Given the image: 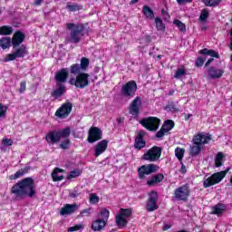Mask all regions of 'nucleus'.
<instances>
[{"instance_id":"35","label":"nucleus","mask_w":232,"mask_h":232,"mask_svg":"<svg viewBox=\"0 0 232 232\" xmlns=\"http://www.w3.org/2000/svg\"><path fill=\"white\" fill-rule=\"evenodd\" d=\"M66 8L67 10H69V12H79L80 10H82V5L77 3H74V4L68 3L66 5Z\"/></svg>"},{"instance_id":"32","label":"nucleus","mask_w":232,"mask_h":232,"mask_svg":"<svg viewBox=\"0 0 232 232\" xmlns=\"http://www.w3.org/2000/svg\"><path fill=\"white\" fill-rule=\"evenodd\" d=\"M14 34V27L10 25H3L0 27V35H12Z\"/></svg>"},{"instance_id":"57","label":"nucleus","mask_w":232,"mask_h":232,"mask_svg":"<svg viewBox=\"0 0 232 232\" xmlns=\"http://www.w3.org/2000/svg\"><path fill=\"white\" fill-rule=\"evenodd\" d=\"M80 229H82V225H75L73 227H70L67 231L68 232H75L80 231Z\"/></svg>"},{"instance_id":"50","label":"nucleus","mask_w":232,"mask_h":232,"mask_svg":"<svg viewBox=\"0 0 232 232\" xmlns=\"http://www.w3.org/2000/svg\"><path fill=\"white\" fill-rule=\"evenodd\" d=\"M209 17V11L208 9H203L199 15L200 21H206Z\"/></svg>"},{"instance_id":"34","label":"nucleus","mask_w":232,"mask_h":232,"mask_svg":"<svg viewBox=\"0 0 232 232\" xmlns=\"http://www.w3.org/2000/svg\"><path fill=\"white\" fill-rule=\"evenodd\" d=\"M14 53L18 58L24 57V55H26V45L21 44L19 48L16 47Z\"/></svg>"},{"instance_id":"60","label":"nucleus","mask_w":232,"mask_h":232,"mask_svg":"<svg viewBox=\"0 0 232 232\" xmlns=\"http://www.w3.org/2000/svg\"><path fill=\"white\" fill-rule=\"evenodd\" d=\"M2 144H4V146H12L14 144V140H12V139H4L2 140Z\"/></svg>"},{"instance_id":"61","label":"nucleus","mask_w":232,"mask_h":232,"mask_svg":"<svg viewBox=\"0 0 232 232\" xmlns=\"http://www.w3.org/2000/svg\"><path fill=\"white\" fill-rule=\"evenodd\" d=\"M80 196V194H79V192L77 191V190H72L70 194H69V197L71 198H77V197H79Z\"/></svg>"},{"instance_id":"56","label":"nucleus","mask_w":232,"mask_h":232,"mask_svg":"<svg viewBox=\"0 0 232 232\" xmlns=\"http://www.w3.org/2000/svg\"><path fill=\"white\" fill-rule=\"evenodd\" d=\"M166 133L168 132L163 129V127H161L160 130L156 133L155 137L157 139H162Z\"/></svg>"},{"instance_id":"48","label":"nucleus","mask_w":232,"mask_h":232,"mask_svg":"<svg viewBox=\"0 0 232 232\" xmlns=\"http://www.w3.org/2000/svg\"><path fill=\"white\" fill-rule=\"evenodd\" d=\"M89 200L91 204H99V196L96 193H92L89 196Z\"/></svg>"},{"instance_id":"62","label":"nucleus","mask_w":232,"mask_h":232,"mask_svg":"<svg viewBox=\"0 0 232 232\" xmlns=\"http://www.w3.org/2000/svg\"><path fill=\"white\" fill-rule=\"evenodd\" d=\"M161 14L165 20L170 19L169 14L165 9L161 10Z\"/></svg>"},{"instance_id":"30","label":"nucleus","mask_w":232,"mask_h":232,"mask_svg":"<svg viewBox=\"0 0 232 232\" xmlns=\"http://www.w3.org/2000/svg\"><path fill=\"white\" fill-rule=\"evenodd\" d=\"M116 225L118 227H126L128 226V220L123 216H121V214H118L116 216Z\"/></svg>"},{"instance_id":"20","label":"nucleus","mask_w":232,"mask_h":232,"mask_svg":"<svg viewBox=\"0 0 232 232\" xmlns=\"http://www.w3.org/2000/svg\"><path fill=\"white\" fill-rule=\"evenodd\" d=\"M64 93H66V85L56 83V89L51 92V97L59 99V97H63Z\"/></svg>"},{"instance_id":"38","label":"nucleus","mask_w":232,"mask_h":232,"mask_svg":"<svg viewBox=\"0 0 232 232\" xmlns=\"http://www.w3.org/2000/svg\"><path fill=\"white\" fill-rule=\"evenodd\" d=\"M79 65L82 69V72H86L88 70V66H90V59L82 57Z\"/></svg>"},{"instance_id":"15","label":"nucleus","mask_w":232,"mask_h":232,"mask_svg":"<svg viewBox=\"0 0 232 232\" xmlns=\"http://www.w3.org/2000/svg\"><path fill=\"white\" fill-rule=\"evenodd\" d=\"M24 39H26L24 33L23 31H16L11 40L13 50H17L24 43Z\"/></svg>"},{"instance_id":"47","label":"nucleus","mask_w":232,"mask_h":232,"mask_svg":"<svg viewBox=\"0 0 232 232\" xmlns=\"http://www.w3.org/2000/svg\"><path fill=\"white\" fill-rule=\"evenodd\" d=\"M193 144L196 145V146H202L203 141H202V133H198L197 134L193 140H192Z\"/></svg>"},{"instance_id":"3","label":"nucleus","mask_w":232,"mask_h":232,"mask_svg":"<svg viewBox=\"0 0 232 232\" xmlns=\"http://www.w3.org/2000/svg\"><path fill=\"white\" fill-rule=\"evenodd\" d=\"M72 135V129L70 127H66L62 130H49L45 135V140L49 145L59 144L61 142V139H67Z\"/></svg>"},{"instance_id":"11","label":"nucleus","mask_w":232,"mask_h":232,"mask_svg":"<svg viewBox=\"0 0 232 232\" xmlns=\"http://www.w3.org/2000/svg\"><path fill=\"white\" fill-rule=\"evenodd\" d=\"M102 140V130L99 127L92 126L89 129L87 142L89 144H94V142H98V140Z\"/></svg>"},{"instance_id":"2","label":"nucleus","mask_w":232,"mask_h":232,"mask_svg":"<svg viewBox=\"0 0 232 232\" xmlns=\"http://www.w3.org/2000/svg\"><path fill=\"white\" fill-rule=\"evenodd\" d=\"M84 28H86V24H66V29L71 31L70 35L67 38L68 42L72 44L81 43V39L82 38V35H84Z\"/></svg>"},{"instance_id":"64","label":"nucleus","mask_w":232,"mask_h":232,"mask_svg":"<svg viewBox=\"0 0 232 232\" xmlns=\"http://www.w3.org/2000/svg\"><path fill=\"white\" fill-rule=\"evenodd\" d=\"M34 6H41V5H43V0H34Z\"/></svg>"},{"instance_id":"4","label":"nucleus","mask_w":232,"mask_h":232,"mask_svg":"<svg viewBox=\"0 0 232 232\" xmlns=\"http://www.w3.org/2000/svg\"><path fill=\"white\" fill-rule=\"evenodd\" d=\"M71 86H75L80 90H84L86 86H90V74L87 72H81L76 77H72L69 80Z\"/></svg>"},{"instance_id":"46","label":"nucleus","mask_w":232,"mask_h":232,"mask_svg":"<svg viewBox=\"0 0 232 232\" xmlns=\"http://www.w3.org/2000/svg\"><path fill=\"white\" fill-rule=\"evenodd\" d=\"M165 110H167L168 111H172L173 113H175V111H179L175 102H169V103L165 107Z\"/></svg>"},{"instance_id":"12","label":"nucleus","mask_w":232,"mask_h":232,"mask_svg":"<svg viewBox=\"0 0 232 232\" xmlns=\"http://www.w3.org/2000/svg\"><path fill=\"white\" fill-rule=\"evenodd\" d=\"M157 200H159V193L155 190H151L149 194V198L146 204V210L149 213L152 211H157L159 209V205H157Z\"/></svg>"},{"instance_id":"26","label":"nucleus","mask_w":232,"mask_h":232,"mask_svg":"<svg viewBox=\"0 0 232 232\" xmlns=\"http://www.w3.org/2000/svg\"><path fill=\"white\" fill-rule=\"evenodd\" d=\"M224 211H226V205L222 203H218L216 206L212 207V215H223Z\"/></svg>"},{"instance_id":"43","label":"nucleus","mask_w":232,"mask_h":232,"mask_svg":"<svg viewBox=\"0 0 232 232\" xmlns=\"http://www.w3.org/2000/svg\"><path fill=\"white\" fill-rule=\"evenodd\" d=\"M202 3H204L205 6H218L220 3H222V0H202Z\"/></svg>"},{"instance_id":"29","label":"nucleus","mask_w":232,"mask_h":232,"mask_svg":"<svg viewBox=\"0 0 232 232\" xmlns=\"http://www.w3.org/2000/svg\"><path fill=\"white\" fill-rule=\"evenodd\" d=\"M69 69H70V73H72V75H79V73H84V72H82V69L81 68L79 63L72 64Z\"/></svg>"},{"instance_id":"37","label":"nucleus","mask_w":232,"mask_h":232,"mask_svg":"<svg viewBox=\"0 0 232 232\" xmlns=\"http://www.w3.org/2000/svg\"><path fill=\"white\" fill-rule=\"evenodd\" d=\"M224 153L218 152L215 158V166L216 168H220L224 163Z\"/></svg>"},{"instance_id":"17","label":"nucleus","mask_w":232,"mask_h":232,"mask_svg":"<svg viewBox=\"0 0 232 232\" xmlns=\"http://www.w3.org/2000/svg\"><path fill=\"white\" fill-rule=\"evenodd\" d=\"M146 132L144 130L138 132L134 141L135 150H143V148H146V140H144Z\"/></svg>"},{"instance_id":"7","label":"nucleus","mask_w":232,"mask_h":232,"mask_svg":"<svg viewBox=\"0 0 232 232\" xmlns=\"http://www.w3.org/2000/svg\"><path fill=\"white\" fill-rule=\"evenodd\" d=\"M140 124L145 130H148V131H157L160 126V119L155 116H150L140 121Z\"/></svg>"},{"instance_id":"9","label":"nucleus","mask_w":232,"mask_h":232,"mask_svg":"<svg viewBox=\"0 0 232 232\" xmlns=\"http://www.w3.org/2000/svg\"><path fill=\"white\" fill-rule=\"evenodd\" d=\"M160 167L153 163L142 165L138 169V178L140 179V180H144V179H146V175L157 173Z\"/></svg>"},{"instance_id":"54","label":"nucleus","mask_w":232,"mask_h":232,"mask_svg":"<svg viewBox=\"0 0 232 232\" xmlns=\"http://www.w3.org/2000/svg\"><path fill=\"white\" fill-rule=\"evenodd\" d=\"M101 215L102 217V220H108V218H110V210L106 209V208H103L102 209L101 211Z\"/></svg>"},{"instance_id":"55","label":"nucleus","mask_w":232,"mask_h":232,"mask_svg":"<svg viewBox=\"0 0 232 232\" xmlns=\"http://www.w3.org/2000/svg\"><path fill=\"white\" fill-rule=\"evenodd\" d=\"M17 55L15 54V53H9L5 56V62L8 63L10 61H15L17 59Z\"/></svg>"},{"instance_id":"33","label":"nucleus","mask_w":232,"mask_h":232,"mask_svg":"<svg viewBox=\"0 0 232 232\" xmlns=\"http://www.w3.org/2000/svg\"><path fill=\"white\" fill-rule=\"evenodd\" d=\"M201 151H202V146L193 145V146H190L189 155L190 157H197L198 155L200 154Z\"/></svg>"},{"instance_id":"59","label":"nucleus","mask_w":232,"mask_h":232,"mask_svg":"<svg viewBox=\"0 0 232 232\" xmlns=\"http://www.w3.org/2000/svg\"><path fill=\"white\" fill-rule=\"evenodd\" d=\"M24 92H26V82H21L20 83V89H19V92L20 93H24Z\"/></svg>"},{"instance_id":"63","label":"nucleus","mask_w":232,"mask_h":232,"mask_svg":"<svg viewBox=\"0 0 232 232\" xmlns=\"http://www.w3.org/2000/svg\"><path fill=\"white\" fill-rule=\"evenodd\" d=\"M188 171L186 169V165L184 163H181V169H180V173L184 174Z\"/></svg>"},{"instance_id":"13","label":"nucleus","mask_w":232,"mask_h":232,"mask_svg":"<svg viewBox=\"0 0 232 232\" xmlns=\"http://www.w3.org/2000/svg\"><path fill=\"white\" fill-rule=\"evenodd\" d=\"M73 110V104L72 102H65L55 111L54 115L58 119H66Z\"/></svg>"},{"instance_id":"18","label":"nucleus","mask_w":232,"mask_h":232,"mask_svg":"<svg viewBox=\"0 0 232 232\" xmlns=\"http://www.w3.org/2000/svg\"><path fill=\"white\" fill-rule=\"evenodd\" d=\"M110 141L108 140H102L100 142H98L94 148V155L95 157H100V155H102L106 150H108V143Z\"/></svg>"},{"instance_id":"31","label":"nucleus","mask_w":232,"mask_h":232,"mask_svg":"<svg viewBox=\"0 0 232 232\" xmlns=\"http://www.w3.org/2000/svg\"><path fill=\"white\" fill-rule=\"evenodd\" d=\"M143 14L147 19H153L155 17V13H153V9L148 5H144L142 9Z\"/></svg>"},{"instance_id":"53","label":"nucleus","mask_w":232,"mask_h":232,"mask_svg":"<svg viewBox=\"0 0 232 232\" xmlns=\"http://www.w3.org/2000/svg\"><path fill=\"white\" fill-rule=\"evenodd\" d=\"M6 111H8V109L5 106V104L0 103V119L6 116Z\"/></svg>"},{"instance_id":"44","label":"nucleus","mask_w":232,"mask_h":232,"mask_svg":"<svg viewBox=\"0 0 232 232\" xmlns=\"http://www.w3.org/2000/svg\"><path fill=\"white\" fill-rule=\"evenodd\" d=\"M184 153H186V150L179 147L175 149V155L178 158V160L182 161V159H184Z\"/></svg>"},{"instance_id":"58","label":"nucleus","mask_w":232,"mask_h":232,"mask_svg":"<svg viewBox=\"0 0 232 232\" xmlns=\"http://www.w3.org/2000/svg\"><path fill=\"white\" fill-rule=\"evenodd\" d=\"M209 140H211V135H209V134H207V135L202 134V142H203V144H208Z\"/></svg>"},{"instance_id":"19","label":"nucleus","mask_w":232,"mask_h":232,"mask_svg":"<svg viewBox=\"0 0 232 232\" xmlns=\"http://www.w3.org/2000/svg\"><path fill=\"white\" fill-rule=\"evenodd\" d=\"M77 208H79L77 204H66L61 208L60 215H62V217H64V215H72V213L77 211Z\"/></svg>"},{"instance_id":"21","label":"nucleus","mask_w":232,"mask_h":232,"mask_svg":"<svg viewBox=\"0 0 232 232\" xmlns=\"http://www.w3.org/2000/svg\"><path fill=\"white\" fill-rule=\"evenodd\" d=\"M208 74L210 79H220L224 75V70L212 66L208 69Z\"/></svg>"},{"instance_id":"41","label":"nucleus","mask_w":232,"mask_h":232,"mask_svg":"<svg viewBox=\"0 0 232 232\" xmlns=\"http://www.w3.org/2000/svg\"><path fill=\"white\" fill-rule=\"evenodd\" d=\"M155 24L156 28L159 32H164V30H166V25L164 24V22H162V19H160V17L155 18Z\"/></svg>"},{"instance_id":"40","label":"nucleus","mask_w":232,"mask_h":232,"mask_svg":"<svg viewBox=\"0 0 232 232\" xmlns=\"http://www.w3.org/2000/svg\"><path fill=\"white\" fill-rule=\"evenodd\" d=\"M82 175V170L80 169H76L74 170H72L68 175H67V180H72V179H77V177H81Z\"/></svg>"},{"instance_id":"5","label":"nucleus","mask_w":232,"mask_h":232,"mask_svg":"<svg viewBox=\"0 0 232 232\" xmlns=\"http://www.w3.org/2000/svg\"><path fill=\"white\" fill-rule=\"evenodd\" d=\"M228 171L229 169H227L226 170H221L219 172H215L203 181V188H205V189H208V188H211V186L220 184V182H222V180H224V179L226 178V175H227Z\"/></svg>"},{"instance_id":"52","label":"nucleus","mask_w":232,"mask_h":232,"mask_svg":"<svg viewBox=\"0 0 232 232\" xmlns=\"http://www.w3.org/2000/svg\"><path fill=\"white\" fill-rule=\"evenodd\" d=\"M206 56L205 57H198L196 60V66L197 68H200L201 66H204V63H206Z\"/></svg>"},{"instance_id":"36","label":"nucleus","mask_w":232,"mask_h":232,"mask_svg":"<svg viewBox=\"0 0 232 232\" xmlns=\"http://www.w3.org/2000/svg\"><path fill=\"white\" fill-rule=\"evenodd\" d=\"M167 132L171 131L175 128V121L173 120H167L163 122L162 127Z\"/></svg>"},{"instance_id":"14","label":"nucleus","mask_w":232,"mask_h":232,"mask_svg":"<svg viewBox=\"0 0 232 232\" xmlns=\"http://www.w3.org/2000/svg\"><path fill=\"white\" fill-rule=\"evenodd\" d=\"M142 105V99L137 96L129 106V113L133 117L140 115V106Z\"/></svg>"},{"instance_id":"45","label":"nucleus","mask_w":232,"mask_h":232,"mask_svg":"<svg viewBox=\"0 0 232 232\" xmlns=\"http://www.w3.org/2000/svg\"><path fill=\"white\" fill-rule=\"evenodd\" d=\"M131 213H133V210H131V208H121L119 215L128 218V217H131Z\"/></svg>"},{"instance_id":"28","label":"nucleus","mask_w":232,"mask_h":232,"mask_svg":"<svg viewBox=\"0 0 232 232\" xmlns=\"http://www.w3.org/2000/svg\"><path fill=\"white\" fill-rule=\"evenodd\" d=\"M12 45V38L10 37H2L0 39V48L3 50H6V48H10Z\"/></svg>"},{"instance_id":"25","label":"nucleus","mask_w":232,"mask_h":232,"mask_svg":"<svg viewBox=\"0 0 232 232\" xmlns=\"http://www.w3.org/2000/svg\"><path fill=\"white\" fill-rule=\"evenodd\" d=\"M28 171H30V167H25L24 169H20L14 174H12L9 177V179H10V180H17V179H21V177H23V175H25V173H28Z\"/></svg>"},{"instance_id":"24","label":"nucleus","mask_w":232,"mask_h":232,"mask_svg":"<svg viewBox=\"0 0 232 232\" xmlns=\"http://www.w3.org/2000/svg\"><path fill=\"white\" fill-rule=\"evenodd\" d=\"M92 231H102L106 227V220L104 219H96L92 223L91 226Z\"/></svg>"},{"instance_id":"10","label":"nucleus","mask_w":232,"mask_h":232,"mask_svg":"<svg viewBox=\"0 0 232 232\" xmlns=\"http://www.w3.org/2000/svg\"><path fill=\"white\" fill-rule=\"evenodd\" d=\"M161 155H162V148L153 146L143 155V159L144 160H150V162H155L159 160V159H160Z\"/></svg>"},{"instance_id":"16","label":"nucleus","mask_w":232,"mask_h":232,"mask_svg":"<svg viewBox=\"0 0 232 232\" xmlns=\"http://www.w3.org/2000/svg\"><path fill=\"white\" fill-rule=\"evenodd\" d=\"M69 75H70V73L68 72V69L62 68L54 75L56 84H64V82H66L68 81Z\"/></svg>"},{"instance_id":"42","label":"nucleus","mask_w":232,"mask_h":232,"mask_svg":"<svg viewBox=\"0 0 232 232\" xmlns=\"http://www.w3.org/2000/svg\"><path fill=\"white\" fill-rule=\"evenodd\" d=\"M173 24L179 28L181 34H186V24L182 23V21L176 19L173 21Z\"/></svg>"},{"instance_id":"27","label":"nucleus","mask_w":232,"mask_h":232,"mask_svg":"<svg viewBox=\"0 0 232 232\" xmlns=\"http://www.w3.org/2000/svg\"><path fill=\"white\" fill-rule=\"evenodd\" d=\"M199 53H200V55H209L210 57H215V59L220 58V54H218V53L213 49L209 50L208 48H204V49L199 50Z\"/></svg>"},{"instance_id":"8","label":"nucleus","mask_w":232,"mask_h":232,"mask_svg":"<svg viewBox=\"0 0 232 232\" xmlns=\"http://www.w3.org/2000/svg\"><path fill=\"white\" fill-rule=\"evenodd\" d=\"M137 90H139L137 82L133 80L129 81L121 86V95L127 99H133L135 93H137Z\"/></svg>"},{"instance_id":"51","label":"nucleus","mask_w":232,"mask_h":232,"mask_svg":"<svg viewBox=\"0 0 232 232\" xmlns=\"http://www.w3.org/2000/svg\"><path fill=\"white\" fill-rule=\"evenodd\" d=\"M182 75H186V70L182 69V68H179L176 71L174 77H175V79H179V78L182 77Z\"/></svg>"},{"instance_id":"23","label":"nucleus","mask_w":232,"mask_h":232,"mask_svg":"<svg viewBox=\"0 0 232 232\" xmlns=\"http://www.w3.org/2000/svg\"><path fill=\"white\" fill-rule=\"evenodd\" d=\"M59 173H64V169L60 168H54L53 172L51 173V177L53 182H61V180H64V176H59Z\"/></svg>"},{"instance_id":"6","label":"nucleus","mask_w":232,"mask_h":232,"mask_svg":"<svg viewBox=\"0 0 232 232\" xmlns=\"http://www.w3.org/2000/svg\"><path fill=\"white\" fill-rule=\"evenodd\" d=\"M191 196V189L189 184L186 183L174 189L173 198L181 202H188V199Z\"/></svg>"},{"instance_id":"1","label":"nucleus","mask_w":232,"mask_h":232,"mask_svg":"<svg viewBox=\"0 0 232 232\" xmlns=\"http://www.w3.org/2000/svg\"><path fill=\"white\" fill-rule=\"evenodd\" d=\"M15 200H23L28 197L35 198L37 195V188L35 187V179L32 177L24 178L12 186L10 190Z\"/></svg>"},{"instance_id":"22","label":"nucleus","mask_w":232,"mask_h":232,"mask_svg":"<svg viewBox=\"0 0 232 232\" xmlns=\"http://www.w3.org/2000/svg\"><path fill=\"white\" fill-rule=\"evenodd\" d=\"M164 180V174L159 173L156 175H153L150 179L147 180V185L150 188H153V186H157V184H160V182H162Z\"/></svg>"},{"instance_id":"49","label":"nucleus","mask_w":232,"mask_h":232,"mask_svg":"<svg viewBox=\"0 0 232 232\" xmlns=\"http://www.w3.org/2000/svg\"><path fill=\"white\" fill-rule=\"evenodd\" d=\"M92 211H93V208H85L80 212L79 217H90L92 215Z\"/></svg>"},{"instance_id":"39","label":"nucleus","mask_w":232,"mask_h":232,"mask_svg":"<svg viewBox=\"0 0 232 232\" xmlns=\"http://www.w3.org/2000/svg\"><path fill=\"white\" fill-rule=\"evenodd\" d=\"M62 139H63V140L60 143L59 148H61V150H70V146H72V140H70V137Z\"/></svg>"}]
</instances>
